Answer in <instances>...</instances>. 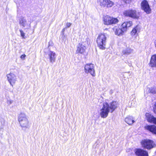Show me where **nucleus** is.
I'll use <instances>...</instances> for the list:
<instances>
[{"mask_svg":"<svg viewBox=\"0 0 156 156\" xmlns=\"http://www.w3.org/2000/svg\"><path fill=\"white\" fill-rule=\"evenodd\" d=\"M150 65L151 67H156V54L152 56Z\"/></svg>","mask_w":156,"mask_h":156,"instance_id":"16","label":"nucleus"},{"mask_svg":"<svg viewBox=\"0 0 156 156\" xmlns=\"http://www.w3.org/2000/svg\"><path fill=\"white\" fill-rule=\"evenodd\" d=\"M145 129L156 134V126L154 125H147L144 127Z\"/></svg>","mask_w":156,"mask_h":156,"instance_id":"14","label":"nucleus"},{"mask_svg":"<svg viewBox=\"0 0 156 156\" xmlns=\"http://www.w3.org/2000/svg\"><path fill=\"white\" fill-rule=\"evenodd\" d=\"M20 32L21 36L23 38H24L25 35V33H24L23 31L21 30H20Z\"/></svg>","mask_w":156,"mask_h":156,"instance_id":"26","label":"nucleus"},{"mask_svg":"<svg viewBox=\"0 0 156 156\" xmlns=\"http://www.w3.org/2000/svg\"><path fill=\"white\" fill-rule=\"evenodd\" d=\"M153 110L154 113H156V102L154 104L153 106Z\"/></svg>","mask_w":156,"mask_h":156,"instance_id":"28","label":"nucleus"},{"mask_svg":"<svg viewBox=\"0 0 156 156\" xmlns=\"http://www.w3.org/2000/svg\"><path fill=\"white\" fill-rule=\"evenodd\" d=\"M125 122L129 125H132L135 122L132 117L129 116L125 119Z\"/></svg>","mask_w":156,"mask_h":156,"instance_id":"18","label":"nucleus"},{"mask_svg":"<svg viewBox=\"0 0 156 156\" xmlns=\"http://www.w3.org/2000/svg\"><path fill=\"white\" fill-rule=\"evenodd\" d=\"M19 24L23 28L25 27V29L30 28V23H27L26 19L24 17H22L19 20Z\"/></svg>","mask_w":156,"mask_h":156,"instance_id":"9","label":"nucleus"},{"mask_svg":"<svg viewBox=\"0 0 156 156\" xmlns=\"http://www.w3.org/2000/svg\"><path fill=\"white\" fill-rule=\"evenodd\" d=\"M72 24L70 23H67L66 24V28H69L70 27Z\"/></svg>","mask_w":156,"mask_h":156,"instance_id":"27","label":"nucleus"},{"mask_svg":"<svg viewBox=\"0 0 156 156\" xmlns=\"http://www.w3.org/2000/svg\"><path fill=\"white\" fill-rule=\"evenodd\" d=\"M142 147L148 150H150L154 147L155 144L152 140L146 139L142 140L141 142Z\"/></svg>","mask_w":156,"mask_h":156,"instance_id":"4","label":"nucleus"},{"mask_svg":"<svg viewBox=\"0 0 156 156\" xmlns=\"http://www.w3.org/2000/svg\"><path fill=\"white\" fill-rule=\"evenodd\" d=\"M133 49L128 48L124 49L122 51V53L123 55H128L133 52Z\"/></svg>","mask_w":156,"mask_h":156,"instance_id":"19","label":"nucleus"},{"mask_svg":"<svg viewBox=\"0 0 156 156\" xmlns=\"http://www.w3.org/2000/svg\"><path fill=\"white\" fill-rule=\"evenodd\" d=\"M134 152L137 156H148L147 152L141 149H136Z\"/></svg>","mask_w":156,"mask_h":156,"instance_id":"11","label":"nucleus"},{"mask_svg":"<svg viewBox=\"0 0 156 156\" xmlns=\"http://www.w3.org/2000/svg\"><path fill=\"white\" fill-rule=\"evenodd\" d=\"M111 17L108 16H105L104 18V24L105 25H111Z\"/></svg>","mask_w":156,"mask_h":156,"instance_id":"20","label":"nucleus"},{"mask_svg":"<svg viewBox=\"0 0 156 156\" xmlns=\"http://www.w3.org/2000/svg\"><path fill=\"white\" fill-rule=\"evenodd\" d=\"M107 37L105 34H101L98 35L97 39L98 46L102 50L104 49L106 43Z\"/></svg>","mask_w":156,"mask_h":156,"instance_id":"3","label":"nucleus"},{"mask_svg":"<svg viewBox=\"0 0 156 156\" xmlns=\"http://www.w3.org/2000/svg\"><path fill=\"white\" fill-rule=\"evenodd\" d=\"M48 55L50 62L51 63H53L55 62L56 58L55 53L53 51H50L48 52Z\"/></svg>","mask_w":156,"mask_h":156,"instance_id":"13","label":"nucleus"},{"mask_svg":"<svg viewBox=\"0 0 156 156\" xmlns=\"http://www.w3.org/2000/svg\"><path fill=\"white\" fill-rule=\"evenodd\" d=\"M7 77L9 83L13 87L17 80L16 76L14 74L11 73L7 75Z\"/></svg>","mask_w":156,"mask_h":156,"instance_id":"8","label":"nucleus"},{"mask_svg":"<svg viewBox=\"0 0 156 156\" xmlns=\"http://www.w3.org/2000/svg\"><path fill=\"white\" fill-rule=\"evenodd\" d=\"M126 3H129L130 0H123Z\"/></svg>","mask_w":156,"mask_h":156,"instance_id":"32","label":"nucleus"},{"mask_svg":"<svg viewBox=\"0 0 156 156\" xmlns=\"http://www.w3.org/2000/svg\"><path fill=\"white\" fill-rule=\"evenodd\" d=\"M154 43H155V47H156V40L155 41Z\"/></svg>","mask_w":156,"mask_h":156,"instance_id":"33","label":"nucleus"},{"mask_svg":"<svg viewBox=\"0 0 156 156\" xmlns=\"http://www.w3.org/2000/svg\"><path fill=\"white\" fill-rule=\"evenodd\" d=\"M66 28H63L62 29V34L63 35L64 34V31L65 30V29Z\"/></svg>","mask_w":156,"mask_h":156,"instance_id":"31","label":"nucleus"},{"mask_svg":"<svg viewBox=\"0 0 156 156\" xmlns=\"http://www.w3.org/2000/svg\"><path fill=\"white\" fill-rule=\"evenodd\" d=\"M149 92L153 94H155L156 92L154 88L151 87L147 89Z\"/></svg>","mask_w":156,"mask_h":156,"instance_id":"25","label":"nucleus"},{"mask_svg":"<svg viewBox=\"0 0 156 156\" xmlns=\"http://www.w3.org/2000/svg\"><path fill=\"white\" fill-rule=\"evenodd\" d=\"M125 16H128L133 19H138L139 16L136 10L129 9L125 11L123 13Z\"/></svg>","mask_w":156,"mask_h":156,"instance_id":"6","label":"nucleus"},{"mask_svg":"<svg viewBox=\"0 0 156 156\" xmlns=\"http://www.w3.org/2000/svg\"><path fill=\"white\" fill-rule=\"evenodd\" d=\"M86 49L85 44L84 42L79 43L77 45L76 52L80 54H82L85 51Z\"/></svg>","mask_w":156,"mask_h":156,"instance_id":"10","label":"nucleus"},{"mask_svg":"<svg viewBox=\"0 0 156 156\" xmlns=\"http://www.w3.org/2000/svg\"><path fill=\"white\" fill-rule=\"evenodd\" d=\"M138 29L137 27H136L133 28L132 31L131 32V34L133 36L135 35L137 33Z\"/></svg>","mask_w":156,"mask_h":156,"instance_id":"24","label":"nucleus"},{"mask_svg":"<svg viewBox=\"0 0 156 156\" xmlns=\"http://www.w3.org/2000/svg\"><path fill=\"white\" fill-rule=\"evenodd\" d=\"M85 72L86 73H90L93 76L96 75L94 65L93 64H87L84 67Z\"/></svg>","mask_w":156,"mask_h":156,"instance_id":"5","label":"nucleus"},{"mask_svg":"<svg viewBox=\"0 0 156 156\" xmlns=\"http://www.w3.org/2000/svg\"><path fill=\"white\" fill-rule=\"evenodd\" d=\"M18 121L23 129H29L30 127L29 121L26 115L24 113H21L18 118Z\"/></svg>","mask_w":156,"mask_h":156,"instance_id":"2","label":"nucleus"},{"mask_svg":"<svg viewBox=\"0 0 156 156\" xmlns=\"http://www.w3.org/2000/svg\"><path fill=\"white\" fill-rule=\"evenodd\" d=\"M107 0H98V4L102 7H105L106 6Z\"/></svg>","mask_w":156,"mask_h":156,"instance_id":"21","label":"nucleus"},{"mask_svg":"<svg viewBox=\"0 0 156 156\" xmlns=\"http://www.w3.org/2000/svg\"><path fill=\"white\" fill-rule=\"evenodd\" d=\"M13 102V101L11 100H9L7 101V103L8 105L11 104Z\"/></svg>","mask_w":156,"mask_h":156,"instance_id":"30","label":"nucleus"},{"mask_svg":"<svg viewBox=\"0 0 156 156\" xmlns=\"http://www.w3.org/2000/svg\"><path fill=\"white\" fill-rule=\"evenodd\" d=\"M111 25L117 23L118 22V20L116 18L111 17Z\"/></svg>","mask_w":156,"mask_h":156,"instance_id":"23","label":"nucleus"},{"mask_svg":"<svg viewBox=\"0 0 156 156\" xmlns=\"http://www.w3.org/2000/svg\"><path fill=\"white\" fill-rule=\"evenodd\" d=\"M132 25V22L131 21L124 22L121 25V27L123 28V30L126 31L127 28L129 27Z\"/></svg>","mask_w":156,"mask_h":156,"instance_id":"17","label":"nucleus"},{"mask_svg":"<svg viewBox=\"0 0 156 156\" xmlns=\"http://www.w3.org/2000/svg\"><path fill=\"white\" fill-rule=\"evenodd\" d=\"M26 56V55L25 54H23V55H22L20 56V58L23 60H24L25 59V58Z\"/></svg>","mask_w":156,"mask_h":156,"instance_id":"29","label":"nucleus"},{"mask_svg":"<svg viewBox=\"0 0 156 156\" xmlns=\"http://www.w3.org/2000/svg\"><path fill=\"white\" fill-rule=\"evenodd\" d=\"M141 9L147 14L151 12V9L148 2L146 0L143 1L141 3Z\"/></svg>","mask_w":156,"mask_h":156,"instance_id":"7","label":"nucleus"},{"mask_svg":"<svg viewBox=\"0 0 156 156\" xmlns=\"http://www.w3.org/2000/svg\"><path fill=\"white\" fill-rule=\"evenodd\" d=\"M117 107V103L115 101H112L109 104L107 102H104L102 107L100 111V116L102 118H106L108 115L109 112H110L112 113Z\"/></svg>","mask_w":156,"mask_h":156,"instance_id":"1","label":"nucleus"},{"mask_svg":"<svg viewBox=\"0 0 156 156\" xmlns=\"http://www.w3.org/2000/svg\"><path fill=\"white\" fill-rule=\"evenodd\" d=\"M114 5V2L110 0H107L106 6L105 7L107 8H110L112 6Z\"/></svg>","mask_w":156,"mask_h":156,"instance_id":"22","label":"nucleus"},{"mask_svg":"<svg viewBox=\"0 0 156 156\" xmlns=\"http://www.w3.org/2000/svg\"><path fill=\"white\" fill-rule=\"evenodd\" d=\"M113 30L115 32V34L118 35H120L122 34L126 30H123V28L121 27H120V28H116V27H114Z\"/></svg>","mask_w":156,"mask_h":156,"instance_id":"15","label":"nucleus"},{"mask_svg":"<svg viewBox=\"0 0 156 156\" xmlns=\"http://www.w3.org/2000/svg\"><path fill=\"white\" fill-rule=\"evenodd\" d=\"M145 116L146 119L148 122L156 125V118L149 113H146Z\"/></svg>","mask_w":156,"mask_h":156,"instance_id":"12","label":"nucleus"}]
</instances>
